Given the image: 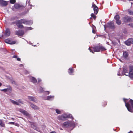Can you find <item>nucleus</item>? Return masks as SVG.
<instances>
[{"label": "nucleus", "mask_w": 133, "mask_h": 133, "mask_svg": "<svg viewBox=\"0 0 133 133\" xmlns=\"http://www.w3.org/2000/svg\"><path fill=\"white\" fill-rule=\"evenodd\" d=\"M128 99L123 98V100L125 104V106L128 110L129 112H133V100L130 99L128 102H127Z\"/></svg>", "instance_id": "f257e3e1"}, {"label": "nucleus", "mask_w": 133, "mask_h": 133, "mask_svg": "<svg viewBox=\"0 0 133 133\" xmlns=\"http://www.w3.org/2000/svg\"><path fill=\"white\" fill-rule=\"evenodd\" d=\"M18 21L19 22V25H22L21 27L20 28V29H23L24 27L23 25L22 24H24L26 25L32 24V22L31 21L27 20L25 19H21L19 20Z\"/></svg>", "instance_id": "f03ea898"}, {"label": "nucleus", "mask_w": 133, "mask_h": 133, "mask_svg": "<svg viewBox=\"0 0 133 133\" xmlns=\"http://www.w3.org/2000/svg\"><path fill=\"white\" fill-rule=\"evenodd\" d=\"M93 49L95 52H99L100 51H104L106 50L101 45H98L92 48Z\"/></svg>", "instance_id": "7ed1b4c3"}, {"label": "nucleus", "mask_w": 133, "mask_h": 133, "mask_svg": "<svg viewBox=\"0 0 133 133\" xmlns=\"http://www.w3.org/2000/svg\"><path fill=\"white\" fill-rule=\"evenodd\" d=\"M123 20L125 22H131L133 21V18L132 17L126 16L123 18Z\"/></svg>", "instance_id": "20e7f679"}, {"label": "nucleus", "mask_w": 133, "mask_h": 133, "mask_svg": "<svg viewBox=\"0 0 133 133\" xmlns=\"http://www.w3.org/2000/svg\"><path fill=\"white\" fill-rule=\"evenodd\" d=\"M24 31L22 30L19 29L15 31V34L20 36H22L24 34Z\"/></svg>", "instance_id": "39448f33"}, {"label": "nucleus", "mask_w": 133, "mask_h": 133, "mask_svg": "<svg viewBox=\"0 0 133 133\" xmlns=\"http://www.w3.org/2000/svg\"><path fill=\"white\" fill-rule=\"evenodd\" d=\"M69 117V116L65 114H64L61 116H59L58 117V119L62 120H65L66 118Z\"/></svg>", "instance_id": "423d86ee"}, {"label": "nucleus", "mask_w": 133, "mask_h": 133, "mask_svg": "<svg viewBox=\"0 0 133 133\" xmlns=\"http://www.w3.org/2000/svg\"><path fill=\"white\" fill-rule=\"evenodd\" d=\"M92 7L93 8L94 14L96 15L98 11V7L93 2L92 3Z\"/></svg>", "instance_id": "0eeeda50"}, {"label": "nucleus", "mask_w": 133, "mask_h": 133, "mask_svg": "<svg viewBox=\"0 0 133 133\" xmlns=\"http://www.w3.org/2000/svg\"><path fill=\"white\" fill-rule=\"evenodd\" d=\"M129 76L131 78L133 77V66L131 65L129 66Z\"/></svg>", "instance_id": "6e6552de"}, {"label": "nucleus", "mask_w": 133, "mask_h": 133, "mask_svg": "<svg viewBox=\"0 0 133 133\" xmlns=\"http://www.w3.org/2000/svg\"><path fill=\"white\" fill-rule=\"evenodd\" d=\"M15 8L16 9H19L20 8L23 9L24 8V7L22 5H20L18 3L15 4L14 5Z\"/></svg>", "instance_id": "1a4fd4ad"}, {"label": "nucleus", "mask_w": 133, "mask_h": 133, "mask_svg": "<svg viewBox=\"0 0 133 133\" xmlns=\"http://www.w3.org/2000/svg\"><path fill=\"white\" fill-rule=\"evenodd\" d=\"M19 20L18 19L16 20L15 21H14L11 22L10 23V25H14L15 24H16L17 26L19 28H20L21 27V26H22V25H19V22L18 21Z\"/></svg>", "instance_id": "9d476101"}, {"label": "nucleus", "mask_w": 133, "mask_h": 133, "mask_svg": "<svg viewBox=\"0 0 133 133\" xmlns=\"http://www.w3.org/2000/svg\"><path fill=\"white\" fill-rule=\"evenodd\" d=\"M133 43V39L129 38L125 42V44L127 45H130Z\"/></svg>", "instance_id": "9b49d317"}, {"label": "nucleus", "mask_w": 133, "mask_h": 133, "mask_svg": "<svg viewBox=\"0 0 133 133\" xmlns=\"http://www.w3.org/2000/svg\"><path fill=\"white\" fill-rule=\"evenodd\" d=\"M71 125V124L68 122H64L62 126V127H64L68 128L70 127Z\"/></svg>", "instance_id": "f8f14e48"}, {"label": "nucleus", "mask_w": 133, "mask_h": 133, "mask_svg": "<svg viewBox=\"0 0 133 133\" xmlns=\"http://www.w3.org/2000/svg\"><path fill=\"white\" fill-rule=\"evenodd\" d=\"M5 43L10 44H14L16 43V42L15 41H11L10 39H7L5 40Z\"/></svg>", "instance_id": "ddd939ff"}, {"label": "nucleus", "mask_w": 133, "mask_h": 133, "mask_svg": "<svg viewBox=\"0 0 133 133\" xmlns=\"http://www.w3.org/2000/svg\"><path fill=\"white\" fill-rule=\"evenodd\" d=\"M19 111L25 115L28 116H29V114L25 110L22 109H19Z\"/></svg>", "instance_id": "4468645a"}, {"label": "nucleus", "mask_w": 133, "mask_h": 133, "mask_svg": "<svg viewBox=\"0 0 133 133\" xmlns=\"http://www.w3.org/2000/svg\"><path fill=\"white\" fill-rule=\"evenodd\" d=\"M115 28V26L112 22L109 23V30L110 29H114Z\"/></svg>", "instance_id": "2eb2a0df"}, {"label": "nucleus", "mask_w": 133, "mask_h": 133, "mask_svg": "<svg viewBox=\"0 0 133 133\" xmlns=\"http://www.w3.org/2000/svg\"><path fill=\"white\" fill-rule=\"evenodd\" d=\"M0 4L2 7L8 5V3L6 1L1 0L0 2Z\"/></svg>", "instance_id": "dca6fc26"}, {"label": "nucleus", "mask_w": 133, "mask_h": 133, "mask_svg": "<svg viewBox=\"0 0 133 133\" xmlns=\"http://www.w3.org/2000/svg\"><path fill=\"white\" fill-rule=\"evenodd\" d=\"M31 127L32 128L34 129L35 130L38 131L39 129L37 127L35 123H31Z\"/></svg>", "instance_id": "f3484780"}, {"label": "nucleus", "mask_w": 133, "mask_h": 133, "mask_svg": "<svg viewBox=\"0 0 133 133\" xmlns=\"http://www.w3.org/2000/svg\"><path fill=\"white\" fill-rule=\"evenodd\" d=\"M29 104L31 107L34 109L36 110L38 109L39 108L37 106L33 104L32 103H30Z\"/></svg>", "instance_id": "a211bd4d"}, {"label": "nucleus", "mask_w": 133, "mask_h": 133, "mask_svg": "<svg viewBox=\"0 0 133 133\" xmlns=\"http://www.w3.org/2000/svg\"><path fill=\"white\" fill-rule=\"evenodd\" d=\"M10 34V32L9 28H6L5 30V35L6 36H9Z\"/></svg>", "instance_id": "6ab92c4d"}, {"label": "nucleus", "mask_w": 133, "mask_h": 133, "mask_svg": "<svg viewBox=\"0 0 133 133\" xmlns=\"http://www.w3.org/2000/svg\"><path fill=\"white\" fill-rule=\"evenodd\" d=\"M28 99L30 101H33L35 102H36V98L33 97L29 96L28 97Z\"/></svg>", "instance_id": "aec40b11"}, {"label": "nucleus", "mask_w": 133, "mask_h": 133, "mask_svg": "<svg viewBox=\"0 0 133 133\" xmlns=\"http://www.w3.org/2000/svg\"><path fill=\"white\" fill-rule=\"evenodd\" d=\"M8 87V88H7L6 91L8 94H10L12 90V88L10 86H9Z\"/></svg>", "instance_id": "412c9836"}, {"label": "nucleus", "mask_w": 133, "mask_h": 133, "mask_svg": "<svg viewBox=\"0 0 133 133\" xmlns=\"http://www.w3.org/2000/svg\"><path fill=\"white\" fill-rule=\"evenodd\" d=\"M31 82L34 83H36L37 82V80L36 78L33 77H32L30 79Z\"/></svg>", "instance_id": "4be33fe9"}, {"label": "nucleus", "mask_w": 133, "mask_h": 133, "mask_svg": "<svg viewBox=\"0 0 133 133\" xmlns=\"http://www.w3.org/2000/svg\"><path fill=\"white\" fill-rule=\"evenodd\" d=\"M68 72L69 74L71 75H72L74 72V70L72 68H70L69 69Z\"/></svg>", "instance_id": "5701e85b"}, {"label": "nucleus", "mask_w": 133, "mask_h": 133, "mask_svg": "<svg viewBox=\"0 0 133 133\" xmlns=\"http://www.w3.org/2000/svg\"><path fill=\"white\" fill-rule=\"evenodd\" d=\"M128 52L126 51H124L123 52V56L124 58H127L128 56Z\"/></svg>", "instance_id": "b1692460"}, {"label": "nucleus", "mask_w": 133, "mask_h": 133, "mask_svg": "<svg viewBox=\"0 0 133 133\" xmlns=\"http://www.w3.org/2000/svg\"><path fill=\"white\" fill-rule=\"evenodd\" d=\"M54 96H52L51 95L48 96L47 97V99L48 100H50L54 99Z\"/></svg>", "instance_id": "393cba45"}, {"label": "nucleus", "mask_w": 133, "mask_h": 133, "mask_svg": "<svg viewBox=\"0 0 133 133\" xmlns=\"http://www.w3.org/2000/svg\"><path fill=\"white\" fill-rule=\"evenodd\" d=\"M104 30L107 33H108V25L105 24L104 25Z\"/></svg>", "instance_id": "a878e982"}, {"label": "nucleus", "mask_w": 133, "mask_h": 133, "mask_svg": "<svg viewBox=\"0 0 133 133\" xmlns=\"http://www.w3.org/2000/svg\"><path fill=\"white\" fill-rule=\"evenodd\" d=\"M128 13L130 15H133V11L130 10H128Z\"/></svg>", "instance_id": "bb28decb"}, {"label": "nucleus", "mask_w": 133, "mask_h": 133, "mask_svg": "<svg viewBox=\"0 0 133 133\" xmlns=\"http://www.w3.org/2000/svg\"><path fill=\"white\" fill-rule=\"evenodd\" d=\"M17 18L16 17H11L10 19V20L11 21H12L15 20L16 18Z\"/></svg>", "instance_id": "cd10ccee"}, {"label": "nucleus", "mask_w": 133, "mask_h": 133, "mask_svg": "<svg viewBox=\"0 0 133 133\" xmlns=\"http://www.w3.org/2000/svg\"><path fill=\"white\" fill-rule=\"evenodd\" d=\"M11 102L12 103H13L14 104H16V105H19V103L15 101L14 100H12L11 101Z\"/></svg>", "instance_id": "c85d7f7f"}, {"label": "nucleus", "mask_w": 133, "mask_h": 133, "mask_svg": "<svg viewBox=\"0 0 133 133\" xmlns=\"http://www.w3.org/2000/svg\"><path fill=\"white\" fill-rule=\"evenodd\" d=\"M0 125L3 127H5V124L4 122H3L2 121L0 123Z\"/></svg>", "instance_id": "c756f323"}, {"label": "nucleus", "mask_w": 133, "mask_h": 133, "mask_svg": "<svg viewBox=\"0 0 133 133\" xmlns=\"http://www.w3.org/2000/svg\"><path fill=\"white\" fill-rule=\"evenodd\" d=\"M91 16L92 17H93L94 19L95 20L96 18V16L93 13L91 14Z\"/></svg>", "instance_id": "7c9ffc66"}, {"label": "nucleus", "mask_w": 133, "mask_h": 133, "mask_svg": "<svg viewBox=\"0 0 133 133\" xmlns=\"http://www.w3.org/2000/svg\"><path fill=\"white\" fill-rule=\"evenodd\" d=\"M116 21V22L117 24L120 25L121 24V21L119 19Z\"/></svg>", "instance_id": "2f4dec72"}, {"label": "nucleus", "mask_w": 133, "mask_h": 133, "mask_svg": "<svg viewBox=\"0 0 133 133\" xmlns=\"http://www.w3.org/2000/svg\"><path fill=\"white\" fill-rule=\"evenodd\" d=\"M115 18L116 20L119 19V16L118 15H116L115 17Z\"/></svg>", "instance_id": "473e14b6"}, {"label": "nucleus", "mask_w": 133, "mask_h": 133, "mask_svg": "<svg viewBox=\"0 0 133 133\" xmlns=\"http://www.w3.org/2000/svg\"><path fill=\"white\" fill-rule=\"evenodd\" d=\"M16 0H10V2L11 4H14L16 2Z\"/></svg>", "instance_id": "72a5a7b5"}, {"label": "nucleus", "mask_w": 133, "mask_h": 133, "mask_svg": "<svg viewBox=\"0 0 133 133\" xmlns=\"http://www.w3.org/2000/svg\"><path fill=\"white\" fill-rule=\"evenodd\" d=\"M56 112L58 114H60L61 113V111L58 109L56 110Z\"/></svg>", "instance_id": "f704fd0d"}, {"label": "nucleus", "mask_w": 133, "mask_h": 133, "mask_svg": "<svg viewBox=\"0 0 133 133\" xmlns=\"http://www.w3.org/2000/svg\"><path fill=\"white\" fill-rule=\"evenodd\" d=\"M123 71L125 72H128V70L127 69H123Z\"/></svg>", "instance_id": "c9c22d12"}, {"label": "nucleus", "mask_w": 133, "mask_h": 133, "mask_svg": "<svg viewBox=\"0 0 133 133\" xmlns=\"http://www.w3.org/2000/svg\"><path fill=\"white\" fill-rule=\"evenodd\" d=\"M40 91L41 92H43L44 91V90L43 89V88H42L41 87H40Z\"/></svg>", "instance_id": "e433bc0d"}, {"label": "nucleus", "mask_w": 133, "mask_h": 133, "mask_svg": "<svg viewBox=\"0 0 133 133\" xmlns=\"http://www.w3.org/2000/svg\"><path fill=\"white\" fill-rule=\"evenodd\" d=\"M15 123L13 122H9L8 124H14Z\"/></svg>", "instance_id": "4c0bfd02"}, {"label": "nucleus", "mask_w": 133, "mask_h": 133, "mask_svg": "<svg viewBox=\"0 0 133 133\" xmlns=\"http://www.w3.org/2000/svg\"><path fill=\"white\" fill-rule=\"evenodd\" d=\"M1 91H3L5 92L7 91V89H3L1 90Z\"/></svg>", "instance_id": "58836bf2"}, {"label": "nucleus", "mask_w": 133, "mask_h": 133, "mask_svg": "<svg viewBox=\"0 0 133 133\" xmlns=\"http://www.w3.org/2000/svg\"><path fill=\"white\" fill-rule=\"evenodd\" d=\"M18 101L21 103H23V102L22 101L21 99L18 100Z\"/></svg>", "instance_id": "ea45409f"}, {"label": "nucleus", "mask_w": 133, "mask_h": 133, "mask_svg": "<svg viewBox=\"0 0 133 133\" xmlns=\"http://www.w3.org/2000/svg\"><path fill=\"white\" fill-rule=\"evenodd\" d=\"M12 57L14 58H17V55H14Z\"/></svg>", "instance_id": "a19ab883"}, {"label": "nucleus", "mask_w": 133, "mask_h": 133, "mask_svg": "<svg viewBox=\"0 0 133 133\" xmlns=\"http://www.w3.org/2000/svg\"><path fill=\"white\" fill-rule=\"evenodd\" d=\"M92 32L93 33L95 34L96 33V31L94 29H93Z\"/></svg>", "instance_id": "79ce46f5"}, {"label": "nucleus", "mask_w": 133, "mask_h": 133, "mask_svg": "<svg viewBox=\"0 0 133 133\" xmlns=\"http://www.w3.org/2000/svg\"><path fill=\"white\" fill-rule=\"evenodd\" d=\"M41 81V80L40 79H38V82L39 83Z\"/></svg>", "instance_id": "37998d69"}, {"label": "nucleus", "mask_w": 133, "mask_h": 133, "mask_svg": "<svg viewBox=\"0 0 133 133\" xmlns=\"http://www.w3.org/2000/svg\"><path fill=\"white\" fill-rule=\"evenodd\" d=\"M129 25L131 27H133V24H129Z\"/></svg>", "instance_id": "c03bdc74"}, {"label": "nucleus", "mask_w": 133, "mask_h": 133, "mask_svg": "<svg viewBox=\"0 0 133 133\" xmlns=\"http://www.w3.org/2000/svg\"><path fill=\"white\" fill-rule=\"evenodd\" d=\"M27 29L29 30H31L32 29V28L31 27H29Z\"/></svg>", "instance_id": "a18cd8bd"}, {"label": "nucleus", "mask_w": 133, "mask_h": 133, "mask_svg": "<svg viewBox=\"0 0 133 133\" xmlns=\"http://www.w3.org/2000/svg\"><path fill=\"white\" fill-rule=\"evenodd\" d=\"M17 61H21V59L19 58H17Z\"/></svg>", "instance_id": "49530a36"}, {"label": "nucleus", "mask_w": 133, "mask_h": 133, "mask_svg": "<svg viewBox=\"0 0 133 133\" xmlns=\"http://www.w3.org/2000/svg\"><path fill=\"white\" fill-rule=\"evenodd\" d=\"M89 49L90 50V52H92L93 53H94V52L92 51L91 49H90V48H89Z\"/></svg>", "instance_id": "de8ad7c7"}, {"label": "nucleus", "mask_w": 133, "mask_h": 133, "mask_svg": "<svg viewBox=\"0 0 133 133\" xmlns=\"http://www.w3.org/2000/svg\"><path fill=\"white\" fill-rule=\"evenodd\" d=\"M103 103H104V104H105V105H104V106H105L106 105H107V102H104Z\"/></svg>", "instance_id": "09e8293b"}, {"label": "nucleus", "mask_w": 133, "mask_h": 133, "mask_svg": "<svg viewBox=\"0 0 133 133\" xmlns=\"http://www.w3.org/2000/svg\"><path fill=\"white\" fill-rule=\"evenodd\" d=\"M50 133H56L55 131H52L50 132Z\"/></svg>", "instance_id": "8fccbe9b"}, {"label": "nucleus", "mask_w": 133, "mask_h": 133, "mask_svg": "<svg viewBox=\"0 0 133 133\" xmlns=\"http://www.w3.org/2000/svg\"><path fill=\"white\" fill-rule=\"evenodd\" d=\"M128 133H133V132L131 131H130Z\"/></svg>", "instance_id": "3c124183"}, {"label": "nucleus", "mask_w": 133, "mask_h": 133, "mask_svg": "<svg viewBox=\"0 0 133 133\" xmlns=\"http://www.w3.org/2000/svg\"><path fill=\"white\" fill-rule=\"evenodd\" d=\"M46 92H47V94H49L50 92L49 91H47Z\"/></svg>", "instance_id": "603ef678"}, {"label": "nucleus", "mask_w": 133, "mask_h": 133, "mask_svg": "<svg viewBox=\"0 0 133 133\" xmlns=\"http://www.w3.org/2000/svg\"><path fill=\"white\" fill-rule=\"evenodd\" d=\"M2 84L0 82V87L2 85Z\"/></svg>", "instance_id": "864d4df0"}, {"label": "nucleus", "mask_w": 133, "mask_h": 133, "mask_svg": "<svg viewBox=\"0 0 133 133\" xmlns=\"http://www.w3.org/2000/svg\"><path fill=\"white\" fill-rule=\"evenodd\" d=\"M2 121V120L0 119V123L1 122V121Z\"/></svg>", "instance_id": "5fc2aeb1"}, {"label": "nucleus", "mask_w": 133, "mask_h": 133, "mask_svg": "<svg viewBox=\"0 0 133 133\" xmlns=\"http://www.w3.org/2000/svg\"><path fill=\"white\" fill-rule=\"evenodd\" d=\"M60 129L61 130H63L62 129V128H60Z\"/></svg>", "instance_id": "6e6d98bb"}, {"label": "nucleus", "mask_w": 133, "mask_h": 133, "mask_svg": "<svg viewBox=\"0 0 133 133\" xmlns=\"http://www.w3.org/2000/svg\"><path fill=\"white\" fill-rule=\"evenodd\" d=\"M11 119H12V120H14V118H11Z\"/></svg>", "instance_id": "4d7b16f0"}, {"label": "nucleus", "mask_w": 133, "mask_h": 133, "mask_svg": "<svg viewBox=\"0 0 133 133\" xmlns=\"http://www.w3.org/2000/svg\"><path fill=\"white\" fill-rule=\"evenodd\" d=\"M91 18H91V17H90V19H91Z\"/></svg>", "instance_id": "13d9d810"}, {"label": "nucleus", "mask_w": 133, "mask_h": 133, "mask_svg": "<svg viewBox=\"0 0 133 133\" xmlns=\"http://www.w3.org/2000/svg\"><path fill=\"white\" fill-rule=\"evenodd\" d=\"M1 0H0V2L1 1Z\"/></svg>", "instance_id": "bf43d9fd"}]
</instances>
